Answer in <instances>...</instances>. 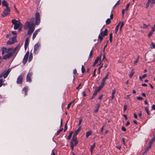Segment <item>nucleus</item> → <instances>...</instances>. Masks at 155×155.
Here are the masks:
<instances>
[{
    "label": "nucleus",
    "mask_w": 155,
    "mask_h": 155,
    "mask_svg": "<svg viewBox=\"0 0 155 155\" xmlns=\"http://www.w3.org/2000/svg\"><path fill=\"white\" fill-rule=\"evenodd\" d=\"M151 1L152 0H148V1L146 4V8H147L149 7L150 3L151 2Z\"/></svg>",
    "instance_id": "nucleus-30"
},
{
    "label": "nucleus",
    "mask_w": 155,
    "mask_h": 155,
    "mask_svg": "<svg viewBox=\"0 0 155 155\" xmlns=\"http://www.w3.org/2000/svg\"><path fill=\"white\" fill-rule=\"evenodd\" d=\"M29 42V38H27L26 39L25 44H28Z\"/></svg>",
    "instance_id": "nucleus-39"
},
{
    "label": "nucleus",
    "mask_w": 155,
    "mask_h": 155,
    "mask_svg": "<svg viewBox=\"0 0 155 155\" xmlns=\"http://www.w3.org/2000/svg\"><path fill=\"white\" fill-rule=\"evenodd\" d=\"M152 45L150 46V48H155V44L153 43H151Z\"/></svg>",
    "instance_id": "nucleus-38"
},
{
    "label": "nucleus",
    "mask_w": 155,
    "mask_h": 155,
    "mask_svg": "<svg viewBox=\"0 0 155 155\" xmlns=\"http://www.w3.org/2000/svg\"><path fill=\"white\" fill-rule=\"evenodd\" d=\"M36 35H35L34 33H33V35L32 38L33 40H34L35 39V38Z\"/></svg>",
    "instance_id": "nucleus-63"
},
{
    "label": "nucleus",
    "mask_w": 155,
    "mask_h": 155,
    "mask_svg": "<svg viewBox=\"0 0 155 155\" xmlns=\"http://www.w3.org/2000/svg\"><path fill=\"white\" fill-rule=\"evenodd\" d=\"M121 129L122 130L124 131H126V129L125 127L124 126H122V127Z\"/></svg>",
    "instance_id": "nucleus-54"
},
{
    "label": "nucleus",
    "mask_w": 155,
    "mask_h": 155,
    "mask_svg": "<svg viewBox=\"0 0 155 155\" xmlns=\"http://www.w3.org/2000/svg\"><path fill=\"white\" fill-rule=\"evenodd\" d=\"M121 21L116 26L115 29V34H117V32L119 29V28L120 26V24Z\"/></svg>",
    "instance_id": "nucleus-22"
},
{
    "label": "nucleus",
    "mask_w": 155,
    "mask_h": 155,
    "mask_svg": "<svg viewBox=\"0 0 155 155\" xmlns=\"http://www.w3.org/2000/svg\"><path fill=\"white\" fill-rule=\"evenodd\" d=\"M81 127H80L78 128V129L76 131H75L74 134H75V135H77L78 134V133L81 130Z\"/></svg>",
    "instance_id": "nucleus-23"
},
{
    "label": "nucleus",
    "mask_w": 155,
    "mask_h": 155,
    "mask_svg": "<svg viewBox=\"0 0 155 155\" xmlns=\"http://www.w3.org/2000/svg\"><path fill=\"white\" fill-rule=\"evenodd\" d=\"M95 146V143H94L93 145L90 148V150L91 154L92 153V151L93 149L94 148Z\"/></svg>",
    "instance_id": "nucleus-29"
},
{
    "label": "nucleus",
    "mask_w": 155,
    "mask_h": 155,
    "mask_svg": "<svg viewBox=\"0 0 155 155\" xmlns=\"http://www.w3.org/2000/svg\"><path fill=\"white\" fill-rule=\"evenodd\" d=\"M2 5L3 6L6 7V8H9L8 7V4L6 2L5 0H4L2 2Z\"/></svg>",
    "instance_id": "nucleus-19"
},
{
    "label": "nucleus",
    "mask_w": 155,
    "mask_h": 155,
    "mask_svg": "<svg viewBox=\"0 0 155 155\" xmlns=\"http://www.w3.org/2000/svg\"><path fill=\"white\" fill-rule=\"evenodd\" d=\"M127 108V105H125L124 106V110L123 111L124 112L126 111Z\"/></svg>",
    "instance_id": "nucleus-59"
},
{
    "label": "nucleus",
    "mask_w": 155,
    "mask_h": 155,
    "mask_svg": "<svg viewBox=\"0 0 155 155\" xmlns=\"http://www.w3.org/2000/svg\"><path fill=\"white\" fill-rule=\"evenodd\" d=\"M23 76L21 75H19L17 79V83L18 84H21L22 83Z\"/></svg>",
    "instance_id": "nucleus-13"
},
{
    "label": "nucleus",
    "mask_w": 155,
    "mask_h": 155,
    "mask_svg": "<svg viewBox=\"0 0 155 155\" xmlns=\"http://www.w3.org/2000/svg\"><path fill=\"white\" fill-rule=\"evenodd\" d=\"M96 105L97 106L95 107V109L94 110V112L96 113H97L99 110V109L100 107V104L99 103H97L96 104Z\"/></svg>",
    "instance_id": "nucleus-18"
},
{
    "label": "nucleus",
    "mask_w": 155,
    "mask_h": 155,
    "mask_svg": "<svg viewBox=\"0 0 155 155\" xmlns=\"http://www.w3.org/2000/svg\"><path fill=\"white\" fill-rule=\"evenodd\" d=\"M39 31H40V29H38L36 30L34 33L35 35H37L38 32H39Z\"/></svg>",
    "instance_id": "nucleus-47"
},
{
    "label": "nucleus",
    "mask_w": 155,
    "mask_h": 155,
    "mask_svg": "<svg viewBox=\"0 0 155 155\" xmlns=\"http://www.w3.org/2000/svg\"><path fill=\"white\" fill-rule=\"evenodd\" d=\"M139 56H138L137 57V59L136 61L134 62V65H136L137 64V62H138V61H139Z\"/></svg>",
    "instance_id": "nucleus-40"
},
{
    "label": "nucleus",
    "mask_w": 155,
    "mask_h": 155,
    "mask_svg": "<svg viewBox=\"0 0 155 155\" xmlns=\"http://www.w3.org/2000/svg\"><path fill=\"white\" fill-rule=\"evenodd\" d=\"M82 121V119L81 118L79 120V123L78 124V126H80L81 125Z\"/></svg>",
    "instance_id": "nucleus-50"
},
{
    "label": "nucleus",
    "mask_w": 155,
    "mask_h": 155,
    "mask_svg": "<svg viewBox=\"0 0 155 155\" xmlns=\"http://www.w3.org/2000/svg\"><path fill=\"white\" fill-rule=\"evenodd\" d=\"M147 27H148L147 25H146L145 24H143V28L144 29L146 28H147Z\"/></svg>",
    "instance_id": "nucleus-62"
},
{
    "label": "nucleus",
    "mask_w": 155,
    "mask_h": 155,
    "mask_svg": "<svg viewBox=\"0 0 155 155\" xmlns=\"http://www.w3.org/2000/svg\"><path fill=\"white\" fill-rule=\"evenodd\" d=\"M104 85L101 83L100 86L97 87V88L96 89L95 91L98 92L104 87Z\"/></svg>",
    "instance_id": "nucleus-20"
},
{
    "label": "nucleus",
    "mask_w": 155,
    "mask_h": 155,
    "mask_svg": "<svg viewBox=\"0 0 155 155\" xmlns=\"http://www.w3.org/2000/svg\"><path fill=\"white\" fill-rule=\"evenodd\" d=\"M109 72H108L107 74H106V76H105V77L104 78L102 81H101V84H103V85H104V84H105V81L108 78V76H109Z\"/></svg>",
    "instance_id": "nucleus-16"
},
{
    "label": "nucleus",
    "mask_w": 155,
    "mask_h": 155,
    "mask_svg": "<svg viewBox=\"0 0 155 155\" xmlns=\"http://www.w3.org/2000/svg\"><path fill=\"white\" fill-rule=\"evenodd\" d=\"M111 22L110 19V18L107 19L106 21V25H109L110 24Z\"/></svg>",
    "instance_id": "nucleus-33"
},
{
    "label": "nucleus",
    "mask_w": 155,
    "mask_h": 155,
    "mask_svg": "<svg viewBox=\"0 0 155 155\" xmlns=\"http://www.w3.org/2000/svg\"><path fill=\"white\" fill-rule=\"evenodd\" d=\"M39 31H40V29H38L36 30L34 33L35 35H37L38 32H39Z\"/></svg>",
    "instance_id": "nucleus-45"
},
{
    "label": "nucleus",
    "mask_w": 155,
    "mask_h": 155,
    "mask_svg": "<svg viewBox=\"0 0 155 155\" xmlns=\"http://www.w3.org/2000/svg\"><path fill=\"white\" fill-rule=\"evenodd\" d=\"M109 40L110 41L111 43L112 41V34L111 33L109 35Z\"/></svg>",
    "instance_id": "nucleus-32"
},
{
    "label": "nucleus",
    "mask_w": 155,
    "mask_h": 155,
    "mask_svg": "<svg viewBox=\"0 0 155 155\" xmlns=\"http://www.w3.org/2000/svg\"><path fill=\"white\" fill-rule=\"evenodd\" d=\"M28 91V88L27 87L25 86L24 87L22 90V91L23 93L25 94V95H27V93Z\"/></svg>",
    "instance_id": "nucleus-17"
},
{
    "label": "nucleus",
    "mask_w": 155,
    "mask_h": 155,
    "mask_svg": "<svg viewBox=\"0 0 155 155\" xmlns=\"http://www.w3.org/2000/svg\"><path fill=\"white\" fill-rule=\"evenodd\" d=\"M93 54V51H92V49L90 53V54L89 55V58H91L92 57Z\"/></svg>",
    "instance_id": "nucleus-49"
},
{
    "label": "nucleus",
    "mask_w": 155,
    "mask_h": 155,
    "mask_svg": "<svg viewBox=\"0 0 155 155\" xmlns=\"http://www.w3.org/2000/svg\"><path fill=\"white\" fill-rule=\"evenodd\" d=\"M70 145L71 147V150L72 151H73L74 150V146H76V145H75V144L74 143H70Z\"/></svg>",
    "instance_id": "nucleus-37"
},
{
    "label": "nucleus",
    "mask_w": 155,
    "mask_h": 155,
    "mask_svg": "<svg viewBox=\"0 0 155 155\" xmlns=\"http://www.w3.org/2000/svg\"><path fill=\"white\" fill-rule=\"evenodd\" d=\"M13 55V53L12 52H8L7 54L5 55L3 57V59L5 60L7 58H9Z\"/></svg>",
    "instance_id": "nucleus-14"
},
{
    "label": "nucleus",
    "mask_w": 155,
    "mask_h": 155,
    "mask_svg": "<svg viewBox=\"0 0 155 155\" xmlns=\"http://www.w3.org/2000/svg\"><path fill=\"white\" fill-rule=\"evenodd\" d=\"M102 54H101L100 57H97L96 59H95V61H94V63H95V64H97V63H98V61L100 60V61H101V60H100V59L101 58V55H102Z\"/></svg>",
    "instance_id": "nucleus-25"
},
{
    "label": "nucleus",
    "mask_w": 155,
    "mask_h": 155,
    "mask_svg": "<svg viewBox=\"0 0 155 155\" xmlns=\"http://www.w3.org/2000/svg\"><path fill=\"white\" fill-rule=\"evenodd\" d=\"M12 24L14 25V28L15 30H17L20 27H23V25L20 22L15 19H12Z\"/></svg>",
    "instance_id": "nucleus-2"
},
{
    "label": "nucleus",
    "mask_w": 155,
    "mask_h": 155,
    "mask_svg": "<svg viewBox=\"0 0 155 155\" xmlns=\"http://www.w3.org/2000/svg\"><path fill=\"white\" fill-rule=\"evenodd\" d=\"M39 31H40V29H38L36 30L34 33L35 35H37L38 32H39Z\"/></svg>",
    "instance_id": "nucleus-46"
},
{
    "label": "nucleus",
    "mask_w": 155,
    "mask_h": 155,
    "mask_svg": "<svg viewBox=\"0 0 155 155\" xmlns=\"http://www.w3.org/2000/svg\"><path fill=\"white\" fill-rule=\"evenodd\" d=\"M73 73L74 74H75L77 73V71L76 69H75L73 70Z\"/></svg>",
    "instance_id": "nucleus-64"
},
{
    "label": "nucleus",
    "mask_w": 155,
    "mask_h": 155,
    "mask_svg": "<svg viewBox=\"0 0 155 155\" xmlns=\"http://www.w3.org/2000/svg\"><path fill=\"white\" fill-rule=\"evenodd\" d=\"M32 58H33V54H32V53H31L30 54L29 56V58L28 60V62H30L31 61Z\"/></svg>",
    "instance_id": "nucleus-27"
},
{
    "label": "nucleus",
    "mask_w": 155,
    "mask_h": 155,
    "mask_svg": "<svg viewBox=\"0 0 155 155\" xmlns=\"http://www.w3.org/2000/svg\"><path fill=\"white\" fill-rule=\"evenodd\" d=\"M29 23L28 21H27L25 25H27L28 28V34L30 35L35 30V27L34 26H30L29 25Z\"/></svg>",
    "instance_id": "nucleus-3"
},
{
    "label": "nucleus",
    "mask_w": 155,
    "mask_h": 155,
    "mask_svg": "<svg viewBox=\"0 0 155 155\" xmlns=\"http://www.w3.org/2000/svg\"><path fill=\"white\" fill-rule=\"evenodd\" d=\"M96 70H97L96 69H94V71L93 75V77H94L95 76L96 72Z\"/></svg>",
    "instance_id": "nucleus-57"
},
{
    "label": "nucleus",
    "mask_w": 155,
    "mask_h": 155,
    "mask_svg": "<svg viewBox=\"0 0 155 155\" xmlns=\"http://www.w3.org/2000/svg\"><path fill=\"white\" fill-rule=\"evenodd\" d=\"M29 52L27 51L25 54L23 60V63L24 64H25L26 63L29 56Z\"/></svg>",
    "instance_id": "nucleus-12"
},
{
    "label": "nucleus",
    "mask_w": 155,
    "mask_h": 155,
    "mask_svg": "<svg viewBox=\"0 0 155 155\" xmlns=\"http://www.w3.org/2000/svg\"><path fill=\"white\" fill-rule=\"evenodd\" d=\"M35 25H38L40 22V15L38 12H37L35 15Z\"/></svg>",
    "instance_id": "nucleus-7"
},
{
    "label": "nucleus",
    "mask_w": 155,
    "mask_h": 155,
    "mask_svg": "<svg viewBox=\"0 0 155 155\" xmlns=\"http://www.w3.org/2000/svg\"><path fill=\"white\" fill-rule=\"evenodd\" d=\"M67 122L66 123V124L64 126V132H65L66 131V130H67V128H68V127H67Z\"/></svg>",
    "instance_id": "nucleus-42"
},
{
    "label": "nucleus",
    "mask_w": 155,
    "mask_h": 155,
    "mask_svg": "<svg viewBox=\"0 0 155 155\" xmlns=\"http://www.w3.org/2000/svg\"><path fill=\"white\" fill-rule=\"evenodd\" d=\"M145 110L147 114L148 115H149L150 113H149V111H148V108H147V107H145Z\"/></svg>",
    "instance_id": "nucleus-52"
},
{
    "label": "nucleus",
    "mask_w": 155,
    "mask_h": 155,
    "mask_svg": "<svg viewBox=\"0 0 155 155\" xmlns=\"http://www.w3.org/2000/svg\"><path fill=\"white\" fill-rule=\"evenodd\" d=\"M92 132L91 131H89L86 133V137L87 138L91 134Z\"/></svg>",
    "instance_id": "nucleus-28"
},
{
    "label": "nucleus",
    "mask_w": 155,
    "mask_h": 155,
    "mask_svg": "<svg viewBox=\"0 0 155 155\" xmlns=\"http://www.w3.org/2000/svg\"><path fill=\"white\" fill-rule=\"evenodd\" d=\"M154 31H153V30L151 29V31H150V32H149V33L148 34V37H150L153 34V33Z\"/></svg>",
    "instance_id": "nucleus-31"
},
{
    "label": "nucleus",
    "mask_w": 155,
    "mask_h": 155,
    "mask_svg": "<svg viewBox=\"0 0 155 155\" xmlns=\"http://www.w3.org/2000/svg\"><path fill=\"white\" fill-rule=\"evenodd\" d=\"M85 71V69L84 65H82L81 67V72L82 73H84Z\"/></svg>",
    "instance_id": "nucleus-35"
},
{
    "label": "nucleus",
    "mask_w": 155,
    "mask_h": 155,
    "mask_svg": "<svg viewBox=\"0 0 155 155\" xmlns=\"http://www.w3.org/2000/svg\"><path fill=\"white\" fill-rule=\"evenodd\" d=\"M155 4V0H152L151 4H150V7H152Z\"/></svg>",
    "instance_id": "nucleus-36"
},
{
    "label": "nucleus",
    "mask_w": 155,
    "mask_h": 155,
    "mask_svg": "<svg viewBox=\"0 0 155 155\" xmlns=\"http://www.w3.org/2000/svg\"><path fill=\"white\" fill-rule=\"evenodd\" d=\"M77 135L73 134V137L70 143L75 144V145H76L78 143V141L77 140V138L76 137Z\"/></svg>",
    "instance_id": "nucleus-8"
},
{
    "label": "nucleus",
    "mask_w": 155,
    "mask_h": 155,
    "mask_svg": "<svg viewBox=\"0 0 155 155\" xmlns=\"http://www.w3.org/2000/svg\"><path fill=\"white\" fill-rule=\"evenodd\" d=\"M137 100H143V98L141 97H137Z\"/></svg>",
    "instance_id": "nucleus-56"
},
{
    "label": "nucleus",
    "mask_w": 155,
    "mask_h": 155,
    "mask_svg": "<svg viewBox=\"0 0 155 155\" xmlns=\"http://www.w3.org/2000/svg\"><path fill=\"white\" fill-rule=\"evenodd\" d=\"M3 81L2 79H0V87L2 86Z\"/></svg>",
    "instance_id": "nucleus-48"
},
{
    "label": "nucleus",
    "mask_w": 155,
    "mask_h": 155,
    "mask_svg": "<svg viewBox=\"0 0 155 155\" xmlns=\"http://www.w3.org/2000/svg\"><path fill=\"white\" fill-rule=\"evenodd\" d=\"M130 5V3H129L127 5L126 9L125 10L126 11L128 10V9L129 8V6Z\"/></svg>",
    "instance_id": "nucleus-51"
},
{
    "label": "nucleus",
    "mask_w": 155,
    "mask_h": 155,
    "mask_svg": "<svg viewBox=\"0 0 155 155\" xmlns=\"http://www.w3.org/2000/svg\"><path fill=\"white\" fill-rule=\"evenodd\" d=\"M12 33L14 35H16L17 34V32L16 31H12Z\"/></svg>",
    "instance_id": "nucleus-61"
},
{
    "label": "nucleus",
    "mask_w": 155,
    "mask_h": 155,
    "mask_svg": "<svg viewBox=\"0 0 155 155\" xmlns=\"http://www.w3.org/2000/svg\"><path fill=\"white\" fill-rule=\"evenodd\" d=\"M73 133V131H71L69 133V134L68 135V136L67 138V139L68 140H69L71 139Z\"/></svg>",
    "instance_id": "nucleus-24"
},
{
    "label": "nucleus",
    "mask_w": 155,
    "mask_h": 155,
    "mask_svg": "<svg viewBox=\"0 0 155 155\" xmlns=\"http://www.w3.org/2000/svg\"><path fill=\"white\" fill-rule=\"evenodd\" d=\"M63 130V128H62L60 129H59V130H58V131H57V133H56V134H55V135L56 136L60 134V132H62Z\"/></svg>",
    "instance_id": "nucleus-26"
},
{
    "label": "nucleus",
    "mask_w": 155,
    "mask_h": 155,
    "mask_svg": "<svg viewBox=\"0 0 155 155\" xmlns=\"http://www.w3.org/2000/svg\"><path fill=\"white\" fill-rule=\"evenodd\" d=\"M11 10L9 8H8L5 9L3 13L1 15V17H4L9 15L10 14Z\"/></svg>",
    "instance_id": "nucleus-4"
},
{
    "label": "nucleus",
    "mask_w": 155,
    "mask_h": 155,
    "mask_svg": "<svg viewBox=\"0 0 155 155\" xmlns=\"http://www.w3.org/2000/svg\"><path fill=\"white\" fill-rule=\"evenodd\" d=\"M41 45L39 43H37V44L35 45L34 47V53L35 54L38 53V48L40 47Z\"/></svg>",
    "instance_id": "nucleus-10"
},
{
    "label": "nucleus",
    "mask_w": 155,
    "mask_h": 155,
    "mask_svg": "<svg viewBox=\"0 0 155 155\" xmlns=\"http://www.w3.org/2000/svg\"><path fill=\"white\" fill-rule=\"evenodd\" d=\"M149 150L147 148L145 150L144 152L143 153V154L144 155L145 153H147V152Z\"/></svg>",
    "instance_id": "nucleus-60"
},
{
    "label": "nucleus",
    "mask_w": 155,
    "mask_h": 155,
    "mask_svg": "<svg viewBox=\"0 0 155 155\" xmlns=\"http://www.w3.org/2000/svg\"><path fill=\"white\" fill-rule=\"evenodd\" d=\"M102 28L101 29L100 35H98V38L99 40V42H101L102 40L103 37L105 36H106L107 35L108 30L107 28L104 29V31H101Z\"/></svg>",
    "instance_id": "nucleus-1"
},
{
    "label": "nucleus",
    "mask_w": 155,
    "mask_h": 155,
    "mask_svg": "<svg viewBox=\"0 0 155 155\" xmlns=\"http://www.w3.org/2000/svg\"><path fill=\"white\" fill-rule=\"evenodd\" d=\"M33 74L32 72H29L26 77V81L28 82H31L32 81L31 77Z\"/></svg>",
    "instance_id": "nucleus-11"
},
{
    "label": "nucleus",
    "mask_w": 155,
    "mask_h": 155,
    "mask_svg": "<svg viewBox=\"0 0 155 155\" xmlns=\"http://www.w3.org/2000/svg\"><path fill=\"white\" fill-rule=\"evenodd\" d=\"M134 71L133 70H132L130 72V73L129 74V76L130 77H131L134 74Z\"/></svg>",
    "instance_id": "nucleus-34"
},
{
    "label": "nucleus",
    "mask_w": 155,
    "mask_h": 155,
    "mask_svg": "<svg viewBox=\"0 0 155 155\" xmlns=\"http://www.w3.org/2000/svg\"><path fill=\"white\" fill-rule=\"evenodd\" d=\"M103 65V64H102L101 65L99 68L98 69V74H99L100 73V69L102 67Z\"/></svg>",
    "instance_id": "nucleus-41"
},
{
    "label": "nucleus",
    "mask_w": 155,
    "mask_h": 155,
    "mask_svg": "<svg viewBox=\"0 0 155 155\" xmlns=\"http://www.w3.org/2000/svg\"><path fill=\"white\" fill-rule=\"evenodd\" d=\"M11 71V69L10 68H8L7 70L4 71L2 74H0V78L2 77H3L5 78H6Z\"/></svg>",
    "instance_id": "nucleus-5"
},
{
    "label": "nucleus",
    "mask_w": 155,
    "mask_h": 155,
    "mask_svg": "<svg viewBox=\"0 0 155 155\" xmlns=\"http://www.w3.org/2000/svg\"><path fill=\"white\" fill-rule=\"evenodd\" d=\"M17 36H15L10 38L7 41V44L8 45H11L13 44L15 42L17 41L16 37Z\"/></svg>",
    "instance_id": "nucleus-6"
},
{
    "label": "nucleus",
    "mask_w": 155,
    "mask_h": 155,
    "mask_svg": "<svg viewBox=\"0 0 155 155\" xmlns=\"http://www.w3.org/2000/svg\"><path fill=\"white\" fill-rule=\"evenodd\" d=\"M12 48L7 49L5 47H2L1 49L2 51V54L3 55L5 53H8L10 51L12 50Z\"/></svg>",
    "instance_id": "nucleus-9"
},
{
    "label": "nucleus",
    "mask_w": 155,
    "mask_h": 155,
    "mask_svg": "<svg viewBox=\"0 0 155 155\" xmlns=\"http://www.w3.org/2000/svg\"><path fill=\"white\" fill-rule=\"evenodd\" d=\"M116 93V89H114L113 91L111 94V100H113L114 97V95Z\"/></svg>",
    "instance_id": "nucleus-21"
},
{
    "label": "nucleus",
    "mask_w": 155,
    "mask_h": 155,
    "mask_svg": "<svg viewBox=\"0 0 155 155\" xmlns=\"http://www.w3.org/2000/svg\"><path fill=\"white\" fill-rule=\"evenodd\" d=\"M29 23V25L30 26L35 27V25L34 23L35 18H32L30 19V21H28Z\"/></svg>",
    "instance_id": "nucleus-15"
},
{
    "label": "nucleus",
    "mask_w": 155,
    "mask_h": 155,
    "mask_svg": "<svg viewBox=\"0 0 155 155\" xmlns=\"http://www.w3.org/2000/svg\"><path fill=\"white\" fill-rule=\"evenodd\" d=\"M142 113L141 111H140L139 113L138 114V116L141 119L142 118Z\"/></svg>",
    "instance_id": "nucleus-43"
},
{
    "label": "nucleus",
    "mask_w": 155,
    "mask_h": 155,
    "mask_svg": "<svg viewBox=\"0 0 155 155\" xmlns=\"http://www.w3.org/2000/svg\"><path fill=\"white\" fill-rule=\"evenodd\" d=\"M39 31H40V29H38L36 30L34 33L35 35H37L38 32H39Z\"/></svg>",
    "instance_id": "nucleus-44"
},
{
    "label": "nucleus",
    "mask_w": 155,
    "mask_h": 155,
    "mask_svg": "<svg viewBox=\"0 0 155 155\" xmlns=\"http://www.w3.org/2000/svg\"><path fill=\"white\" fill-rule=\"evenodd\" d=\"M71 103H70L68 105L67 107V108L68 110L70 108L71 106Z\"/></svg>",
    "instance_id": "nucleus-55"
},
{
    "label": "nucleus",
    "mask_w": 155,
    "mask_h": 155,
    "mask_svg": "<svg viewBox=\"0 0 155 155\" xmlns=\"http://www.w3.org/2000/svg\"><path fill=\"white\" fill-rule=\"evenodd\" d=\"M120 24H121V25H120V28H122L123 27L124 24V22H121Z\"/></svg>",
    "instance_id": "nucleus-58"
},
{
    "label": "nucleus",
    "mask_w": 155,
    "mask_h": 155,
    "mask_svg": "<svg viewBox=\"0 0 155 155\" xmlns=\"http://www.w3.org/2000/svg\"><path fill=\"white\" fill-rule=\"evenodd\" d=\"M81 83H80L78 86L76 88V89L77 90H79L80 89V87H81Z\"/></svg>",
    "instance_id": "nucleus-53"
}]
</instances>
